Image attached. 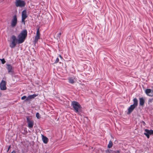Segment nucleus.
<instances>
[{
    "mask_svg": "<svg viewBox=\"0 0 153 153\" xmlns=\"http://www.w3.org/2000/svg\"><path fill=\"white\" fill-rule=\"evenodd\" d=\"M71 105L73 108L74 111L78 114H80L82 108L79 103L76 101H73L71 102Z\"/></svg>",
    "mask_w": 153,
    "mask_h": 153,
    "instance_id": "nucleus-1",
    "label": "nucleus"
},
{
    "mask_svg": "<svg viewBox=\"0 0 153 153\" xmlns=\"http://www.w3.org/2000/svg\"><path fill=\"white\" fill-rule=\"evenodd\" d=\"M27 36V30L25 29L22 30L18 36V43L21 44L23 43L25 40Z\"/></svg>",
    "mask_w": 153,
    "mask_h": 153,
    "instance_id": "nucleus-2",
    "label": "nucleus"
},
{
    "mask_svg": "<svg viewBox=\"0 0 153 153\" xmlns=\"http://www.w3.org/2000/svg\"><path fill=\"white\" fill-rule=\"evenodd\" d=\"M15 4V6L17 7L22 8L25 7L26 2L22 0H16Z\"/></svg>",
    "mask_w": 153,
    "mask_h": 153,
    "instance_id": "nucleus-3",
    "label": "nucleus"
},
{
    "mask_svg": "<svg viewBox=\"0 0 153 153\" xmlns=\"http://www.w3.org/2000/svg\"><path fill=\"white\" fill-rule=\"evenodd\" d=\"M11 39H12V41L10 45V46L11 48H14L16 46V45L17 40L16 37L14 35L12 36Z\"/></svg>",
    "mask_w": 153,
    "mask_h": 153,
    "instance_id": "nucleus-4",
    "label": "nucleus"
},
{
    "mask_svg": "<svg viewBox=\"0 0 153 153\" xmlns=\"http://www.w3.org/2000/svg\"><path fill=\"white\" fill-rule=\"evenodd\" d=\"M39 28H38L37 30L36 35L35 36L34 40L33 41L34 43L36 44L38 40L40 39V33L39 32Z\"/></svg>",
    "mask_w": 153,
    "mask_h": 153,
    "instance_id": "nucleus-5",
    "label": "nucleus"
},
{
    "mask_svg": "<svg viewBox=\"0 0 153 153\" xmlns=\"http://www.w3.org/2000/svg\"><path fill=\"white\" fill-rule=\"evenodd\" d=\"M27 13V11L26 10H24L22 12V22L24 24H25V20L28 16Z\"/></svg>",
    "mask_w": 153,
    "mask_h": 153,
    "instance_id": "nucleus-6",
    "label": "nucleus"
},
{
    "mask_svg": "<svg viewBox=\"0 0 153 153\" xmlns=\"http://www.w3.org/2000/svg\"><path fill=\"white\" fill-rule=\"evenodd\" d=\"M17 22V19L16 15H15L12 19L11 25L12 27H15L16 25Z\"/></svg>",
    "mask_w": 153,
    "mask_h": 153,
    "instance_id": "nucleus-7",
    "label": "nucleus"
},
{
    "mask_svg": "<svg viewBox=\"0 0 153 153\" xmlns=\"http://www.w3.org/2000/svg\"><path fill=\"white\" fill-rule=\"evenodd\" d=\"M27 121L28 123V126L29 128H32L34 125V121L29 120V117H27Z\"/></svg>",
    "mask_w": 153,
    "mask_h": 153,
    "instance_id": "nucleus-8",
    "label": "nucleus"
},
{
    "mask_svg": "<svg viewBox=\"0 0 153 153\" xmlns=\"http://www.w3.org/2000/svg\"><path fill=\"white\" fill-rule=\"evenodd\" d=\"M145 132L144 134L148 138H149L150 135H153V130H149L147 129H145Z\"/></svg>",
    "mask_w": 153,
    "mask_h": 153,
    "instance_id": "nucleus-9",
    "label": "nucleus"
},
{
    "mask_svg": "<svg viewBox=\"0 0 153 153\" xmlns=\"http://www.w3.org/2000/svg\"><path fill=\"white\" fill-rule=\"evenodd\" d=\"M6 82L5 81L2 80L0 84V88L1 90H4L6 89Z\"/></svg>",
    "mask_w": 153,
    "mask_h": 153,
    "instance_id": "nucleus-10",
    "label": "nucleus"
},
{
    "mask_svg": "<svg viewBox=\"0 0 153 153\" xmlns=\"http://www.w3.org/2000/svg\"><path fill=\"white\" fill-rule=\"evenodd\" d=\"M7 68L8 73H12L13 72V70L11 65L7 64Z\"/></svg>",
    "mask_w": 153,
    "mask_h": 153,
    "instance_id": "nucleus-11",
    "label": "nucleus"
},
{
    "mask_svg": "<svg viewBox=\"0 0 153 153\" xmlns=\"http://www.w3.org/2000/svg\"><path fill=\"white\" fill-rule=\"evenodd\" d=\"M136 107L135 106H134L132 105H131L128 109V112L127 113V114H130L133 111Z\"/></svg>",
    "mask_w": 153,
    "mask_h": 153,
    "instance_id": "nucleus-12",
    "label": "nucleus"
},
{
    "mask_svg": "<svg viewBox=\"0 0 153 153\" xmlns=\"http://www.w3.org/2000/svg\"><path fill=\"white\" fill-rule=\"evenodd\" d=\"M145 93L148 96L149 95V94H153V91L150 89H147L145 91Z\"/></svg>",
    "mask_w": 153,
    "mask_h": 153,
    "instance_id": "nucleus-13",
    "label": "nucleus"
},
{
    "mask_svg": "<svg viewBox=\"0 0 153 153\" xmlns=\"http://www.w3.org/2000/svg\"><path fill=\"white\" fill-rule=\"evenodd\" d=\"M139 100L140 105L143 107L144 105V103L145 102L144 99L143 97H141L140 98Z\"/></svg>",
    "mask_w": 153,
    "mask_h": 153,
    "instance_id": "nucleus-14",
    "label": "nucleus"
},
{
    "mask_svg": "<svg viewBox=\"0 0 153 153\" xmlns=\"http://www.w3.org/2000/svg\"><path fill=\"white\" fill-rule=\"evenodd\" d=\"M35 96H28L27 98L26 96H23L22 98V100H23L25 99L26 100H30L32 98H34Z\"/></svg>",
    "mask_w": 153,
    "mask_h": 153,
    "instance_id": "nucleus-15",
    "label": "nucleus"
},
{
    "mask_svg": "<svg viewBox=\"0 0 153 153\" xmlns=\"http://www.w3.org/2000/svg\"><path fill=\"white\" fill-rule=\"evenodd\" d=\"M42 140L43 142L45 144L47 143L48 141V139L46 137L42 135Z\"/></svg>",
    "mask_w": 153,
    "mask_h": 153,
    "instance_id": "nucleus-16",
    "label": "nucleus"
},
{
    "mask_svg": "<svg viewBox=\"0 0 153 153\" xmlns=\"http://www.w3.org/2000/svg\"><path fill=\"white\" fill-rule=\"evenodd\" d=\"M134 103L132 105L136 107L138 105V100L136 98H134L133 100Z\"/></svg>",
    "mask_w": 153,
    "mask_h": 153,
    "instance_id": "nucleus-17",
    "label": "nucleus"
},
{
    "mask_svg": "<svg viewBox=\"0 0 153 153\" xmlns=\"http://www.w3.org/2000/svg\"><path fill=\"white\" fill-rule=\"evenodd\" d=\"M113 145V143L111 140H110L109 141V143L108 145V147L109 148H111L112 146Z\"/></svg>",
    "mask_w": 153,
    "mask_h": 153,
    "instance_id": "nucleus-18",
    "label": "nucleus"
},
{
    "mask_svg": "<svg viewBox=\"0 0 153 153\" xmlns=\"http://www.w3.org/2000/svg\"><path fill=\"white\" fill-rule=\"evenodd\" d=\"M68 82L69 83L73 84L74 83V79L71 78H69L68 79Z\"/></svg>",
    "mask_w": 153,
    "mask_h": 153,
    "instance_id": "nucleus-19",
    "label": "nucleus"
},
{
    "mask_svg": "<svg viewBox=\"0 0 153 153\" xmlns=\"http://www.w3.org/2000/svg\"><path fill=\"white\" fill-rule=\"evenodd\" d=\"M153 102V98L150 99L148 101V104H150L151 103Z\"/></svg>",
    "mask_w": 153,
    "mask_h": 153,
    "instance_id": "nucleus-20",
    "label": "nucleus"
},
{
    "mask_svg": "<svg viewBox=\"0 0 153 153\" xmlns=\"http://www.w3.org/2000/svg\"><path fill=\"white\" fill-rule=\"evenodd\" d=\"M0 60H1V63L2 64H4L6 62V61H5L4 59H0Z\"/></svg>",
    "mask_w": 153,
    "mask_h": 153,
    "instance_id": "nucleus-21",
    "label": "nucleus"
},
{
    "mask_svg": "<svg viewBox=\"0 0 153 153\" xmlns=\"http://www.w3.org/2000/svg\"><path fill=\"white\" fill-rule=\"evenodd\" d=\"M36 116L37 118L38 119H39L40 117L39 114V113H36Z\"/></svg>",
    "mask_w": 153,
    "mask_h": 153,
    "instance_id": "nucleus-22",
    "label": "nucleus"
},
{
    "mask_svg": "<svg viewBox=\"0 0 153 153\" xmlns=\"http://www.w3.org/2000/svg\"><path fill=\"white\" fill-rule=\"evenodd\" d=\"M59 61V59L58 58H57L55 62L54 63H58Z\"/></svg>",
    "mask_w": 153,
    "mask_h": 153,
    "instance_id": "nucleus-23",
    "label": "nucleus"
},
{
    "mask_svg": "<svg viewBox=\"0 0 153 153\" xmlns=\"http://www.w3.org/2000/svg\"><path fill=\"white\" fill-rule=\"evenodd\" d=\"M111 151L110 150L107 149V150H105V152L106 153H110L111 152Z\"/></svg>",
    "mask_w": 153,
    "mask_h": 153,
    "instance_id": "nucleus-24",
    "label": "nucleus"
},
{
    "mask_svg": "<svg viewBox=\"0 0 153 153\" xmlns=\"http://www.w3.org/2000/svg\"><path fill=\"white\" fill-rule=\"evenodd\" d=\"M61 34V32L59 33L58 34L57 36L59 38H60Z\"/></svg>",
    "mask_w": 153,
    "mask_h": 153,
    "instance_id": "nucleus-25",
    "label": "nucleus"
},
{
    "mask_svg": "<svg viewBox=\"0 0 153 153\" xmlns=\"http://www.w3.org/2000/svg\"><path fill=\"white\" fill-rule=\"evenodd\" d=\"M10 148H11V146H9V147L8 148L7 150V152H8L9 151V150L10 149Z\"/></svg>",
    "mask_w": 153,
    "mask_h": 153,
    "instance_id": "nucleus-26",
    "label": "nucleus"
},
{
    "mask_svg": "<svg viewBox=\"0 0 153 153\" xmlns=\"http://www.w3.org/2000/svg\"><path fill=\"white\" fill-rule=\"evenodd\" d=\"M11 153H16V152L15 151L13 150L12 151Z\"/></svg>",
    "mask_w": 153,
    "mask_h": 153,
    "instance_id": "nucleus-27",
    "label": "nucleus"
},
{
    "mask_svg": "<svg viewBox=\"0 0 153 153\" xmlns=\"http://www.w3.org/2000/svg\"><path fill=\"white\" fill-rule=\"evenodd\" d=\"M59 56L61 59H62V57L61 56V55H59Z\"/></svg>",
    "mask_w": 153,
    "mask_h": 153,
    "instance_id": "nucleus-28",
    "label": "nucleus"
},
{
    "mask_svg": "<svg viewBox=\"0 0 153 153\" xmlns=\"http://www.w3.org/2000/svg\"><path fill=\"white\" fill-rule=\"evenodd\" d=\"M116 152H117V153H120V152L119 151H117Z\"/></svg>",
    "mask_w": 153,
    "mask_h": 153,
    "instance_id": "nucleus-29",
    "label": "nucleus"
},
{
    "mask_svg": "<svg viewBox=\"0 0 153 153\" xmlns=\"http://www.w3.org/2000/svg\"><path fill=\"white\" fill-rule=\"evenodd\" d=\"M30 96H36V94H33V95H30Z\"/></svg>",
    "mask_w": 153,
    "mask_h": 153,
    "instance_id": "nucleus-30",
    "label": "nucleus"
},
{
    "mask_svg": "<svg viewBox=\"0 0 153 153\" xmlns=\"http://www.w3.org/2000/svg\"><path fill=\"white\" fill-rule=\"evenodd\" d=\"M142 123L144 125L145 124V123L144 121H143Z\"/></svg>",
    "mask_w": 153,
    "mask_h": 153,
    "instance_id": "nucleus-31",
    "label": "nucleus"
},
{
    "mask_svg": "<svg viewBox=\"0 0 153 153\" xmlns=\"http://www.w3.org/2000/svg\"><path fill=\"white\" fill-rule=\"evenodd\" d=\"M152 88H153H153L152 86Z\"/></svg>",
    "mask_w": 153,
    "mask_h": 153,
    "instance_id": "nucleus-32",
    "label": "nucleus"
}]
</instances>
